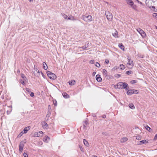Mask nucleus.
<instances>
[{"label":"nucleus","instance_id":"obj_9","mask_svg":"<svg viewBox=\"0 0 157 157\" xmlns=\"http://www.w3.org/2000/svg\"><path fill=\"white\" fill-rule=\"evenodd\" d=\"M126 1L127 3L131 6H132L134 5V2L132 0H126Z\"/></svg>","mask_w":157,"mask_h":157},{"label":"nucleus","instance_id":"obj_55","mask_svg":"<svg viewBox=\"0 0 157 157\" xmlns=\"http://www.w3.org/2000/svg\"><path fill=\"white\" fill-rule=\"evenodd\" d=\"M137 2L139 3H140L141 5H142V2H141L139 1V0H136Z\"/></svg>","mask_w":157,"mask_h":157},{"label":"nucleus","instance_id":"obj_10","mask_svg":"<svg viewBox=\"0 0 157 157\" xmlns=\"http://www.w3.org/2000/svg\"><path fill=\"white\" fill-rule=\"evenodd\" d=\"M123 89H126V90H128L129 89L128 85L124 82H123Z\"/></svg>","mask_w":157,"mask_h":157},{"label":"nucleus","instance_id":"obj_39","mask_svg":"<svg viewBox=\"0 0 157 157\" xmlns=\"http://www.w3.org/2000/svg\"><path fill=\"white\" fill-rule=\"evenodd\" d=\"M132 72V71H128L126 72V74H127V75H130V74H131Z\"/></svg>","mask_w":157,"mask_h":157},{"label":"nucleus","instance_id":"obj_45","mask_svg":"<svg viewBox=\"0 0 157 157\" xmlns=\"http://www.w3.org/2000/svg\"><path fill=\"white\" fill-rule=\"evenodd\" d=\"M23 156L24 157H28V155L26 153H24L23 154Z\"/></svg>","mask_w":157,"mask_h":157},{"label":"nucleus","instance_id":"obj_44","mask_svg":"<svg viewBox=\"0 0 157 157\" xmlns=\"http://www.w3.org/2000/svg\"><path fill=\"white\" fill-rule=\"evenodd\" d=\"M94 60H91L90 61V63L91 64H93L94 63Z\"/></svg>","mask_w":157,"mask_h":157},{"label":"nucleus","instance_id":"obj_2","mask_svg":"<svg viewBox=\"0 0 157 157\" xmlns=\"http://www.w3.org/2000/svg\"><path fill=\"white\" fill-rule=\"evenodd\" d=\"M82 19L84 21L86 22L91 21L92 20V17L90 15H88L87 16L85 15H82Z\"/></svg>","mask_w":157,"mask_h":157},{"label":"nucleus","instance_id":"obj_19","mask_svg":"<svg viewBox=\"0 0 157 157\" xmlns=\"http://www.w3.org/2000/svg\"><path fill=\"white\" fill-rule=\"evenodd\" d=\"M75 81L74 80H72L69 82V83L70 85L72 86L75 84Z\"/></svg>","mask_w":157,"mask_h":157},{"label":"nucleus","instance_id":"obj_46","mask_svg":"<svg viewBox=\"0 0 157 157\" xmlns=\"http://www.w3.org/2000/svg\"><path fill=\"white\" fill-rule=\"evenodd\" d=\"M20 82L21 84H22L23 85H24L25 84V82L24 81H23L22 80H21L20 81Z\"/></svg>","mask_w":157,"mask_h":157},{"label":"nucleus","instance_id":"obj_52","mask_svg":"<svg viewBox=\"0 0 157 157\" xmlns=\"http://www.w3.org/2000/svg\"><path fill=\"white\" fill-rule=\"evenodd\" d=\"M51 109V107L50 105H49L48 107V111H49Z\"/></svg>","mask_w":157,"mask_h":157},{"label":"nucleus","instance_id":"obj_57","mask_svg":"<svg viewBox=\"0 0 157 157\" xmlns=\"http://www.w3.org/2000/svg\"><path fill=\"white\" fill-rule=\"evenodd\" d=\"M41 75L44 78V74L42 72H41Z\"/></svg>","mask_w":157,"mask_h":157},{"label":"nucleus","instance_id":"obj_64","mask_svg":"<svg viewBox=\"0 0 157 157\" xmlns=\"http://www.w3.org/2000/svg\"><path fill=\"white\" fill-rule=\"evenodd\" d=\"M30 2H32L33 0H29Z\"/></svg>","mask_w":157,"mask_h":157},{"label":"nucleus","instance_id":"obj_28","mask_svg":"<svg viewBox=\"0 0 157 157\" xmlns=\"http://www.w3.org/2000/svg\"><path fill=\"white\" fill-rule=\"evenodd\" d=\"M145 128L147 130L150 132H151V130H152L151 128L147 125H146V126L145 127Z\"/></svg>","mask_w":157,"mask_h":157},{"label":"nucleus","instance_id":"obj_54","mask_svg":"<svg viewBox=\"0 0 157 157\" xmlns=\"http://www.w3.org/2000/svg\"><path fill=\"white\" fill-rule=\"evenodd\" d=\"M140 137L139 136H136V139L139 140V139H140Z\"/></svg>","mask_w":157,"mask_h":157},{"label":"nucleus","instance_id":"obj_26","mask_svg":"<svg viewBox=\"0 0 157 157\" xmlns=\"http://www.w3.org/2000/svg\"><path fill=\"white\" fill-rule=\"evenodd\" d=\"M83 141L84 145L86 146H88L89 145L88 142L85 139L83 140Z\"/></svg>","mask_w":157,"mask_h":157},{"label":"nucleus","instance_id":"obj_40","mask_svg":"<svg viewBox=\"0 0 157 157\" xmlns=\"http://www.w3.org/2000/svg\"><path fill=\"white\" fill-rule=\"evenodd\" d=\"M51 114V113L50 111H48L47 113V114L46 115V117H50V115Z\"/></svg>","mask_w":157,"mask_h":157},{"label":"nucleus","instance_id":"obj_7","mask_svg":"<svg viewBox=\"0 0 157 157\" xmlns=\"http://www.w3.org/2000/svg\"><path fill=\"white\" fill-rule=\"evenodd\" d=\"M136 30L143 37H145L146 36V34L144 31L140 28H137Z\"/></svg>","mask_w":157,"mask_h":157},{"label":"nucleus","instance_id":"obj_36","mask_svg":"<svg viewBox=\"0 0 157 157\" xmlns=\"http://www.w3.org/2000/svg\"><path fill=\"white\" fill-rule=\"evenodd\" d=\"M134 93L137 94L139 93V91L138 90H133Z\"/></svg>","mask_w":157,"mask_h":157},{"label":"nucleus","instance_id":"obj_38","mask_svg":"<svg viewBox=\"0 0 157 157\" xmlns=\"http://www.w3.org/2000/svg\"><path fill=\"white\" fill-rule=\"evenodd\" d=\"M118 68V67H115L113 68L112 69V71H115L116 70H117Z\"/></svg>","mask_w":157,"mask_h":157},{"label":"nucleus","instance_id":"obj_50","mask_svg":"<svg viewBox=\"0 0 157 157\" xmlns=\"http://www.w3.org/2000/svg\"><path fill=\"white\" fill-rule=\"evenodd\" d=\"M30 96H31V97H33V96H34V93H33V92H31V94H30Z\"/></svg>","mask_w":157,"mask_h":157},{"label":"nucleus","instance_id":"obj_3","mask_svg":"<svg viewBox=\"0 0 157 157\" xmlns=\"http://www.w3.org/2000/svg\"><path fill=\"white\" fill-rule=\"evenodd\" d=\"M47 74L48 76L50 79H55L57 78L56 75L54 74L49 71H47Z\"/></svg>","mask_w":157,"mask_h":157},{"label":"nucleus","instance_id":"obj_11","mask_svg":"<svg viewBox=\"0 0 157 157\" xmlns=\"http://www.w3.org/2000/svg\"><path fill=\"white\" fill-rule=\"evenodd\" d=\"M30 128V126H28L25 128L22 131H23L24 133H26L29 130Z\"/></svg>","mask_w":157,"mask_h":157},{"label":"nucleus","instance_id":"obj_60","mask_svg":"<svg viewBox=\"0 0 157 157\" xmlns=\"http://www.w3.org/2000/svg\"><path fill=\"white\" fill-rule=\"evenodd\" d=\"M54 103V105H55V106H56V105H57V101H56L55 103Z\"/></svg>","mask_w":157,"mask_h":157},{"label":"nucleus","instance_id":"obj_61","mask_svg":"<svg viewBox=\"0 0 157 157\" xmlns=\"http://www.w3.org/2000/svg\"><path fill=\"white\" fill-rule=\"evenodd\" d=\"M151 8L153 9H155V7L154 6H151Z\"/></svg>","mask_w":157,"mask_h":157},{"label":"nucleus","instance_id":"obj_25","mask_svg":"<svg viewBox=\"0 0 157 157\" xmlns=\"http://www.w3.org/2000/svg\"><path fill=\"white\" fill-rule=\"evenodd\" d=\"M118 86L119 87L121 88V89H123V82H120L118 83Z\"/></svg>","mask_w":157,"mask_h":157},{"label":"nucleus","instance_id":"obj_23","mask_svg":"<svg viewBox=\"0 0 157 157\" xmlns=\"http://www.w3.org/2000/svg\"><path fill=\"white\" fill-rule=\"evenodd\" d=\"M42 126L44 128H47L48 127V124L45 121H44L42 124Z\"/></svg>","mask_w":157,"mask_h":157},{"label":"nucleus","instance_id":"obj_42","mask_svg":"<svg viewBox=\"0 0 157 157\" xmlns=\"http://www.w3.org/2000/svg\"><path fill=\"white\" fill-rule=\"evenodd\" d=\"M105 62L107 64H108L109 63V60L108 59H106L105 60Z\"/></svg>","mask_w":157,"mask_h":157},{"label":"nucleus","instance_id":"obj_1","mask_svg":"<svg viewBox=\"0 0 157 157\" xmlns=\"http://www.w3.org/2000/svg\"><path fill=\"white\" fill-rule=\"evenodd\" d=\"M127 59L128 60L127 64V67L129 69H131L133 67L134 64L133 61L131 59L129 56L127 57Z\"/></svg>","mask_w":157,"mask_h":157},{"label":"nucleus","instance_id":"obj_62","mask_svg":"<svg viewBox=\"0 0 157 157\" xmlns=\"http://www.w3.org/2000/svg\"><path fill=\"white\" fill-rule=\"evenodd\" d=\"M17 72L18 73H20V70H17Z\"/></svg>","mask_w":157,"mask_h":157},{"label":"nucleus","instance_id":"obj_6","mask_svg":"<svg viewBox=\"0 0 157 157\" xmlns=\"http://www.w3.org/2000/svg\"><path fill=\"white\" fill-rule=\"evenodd\" d=\"M25 143V142L24 141H22L20 143L19 145V152L21 153L22 152Z\"/></svg>","mask_w":157,"mask_h":157},{"label":"nucleus","instance_id":"obj_47","mask_svg":"<svg viewBox=\"0 0 157 157\" xmlns=\"http://www.w3.org/2000/svg\"><path fill=\"white\" fill-rule=\"evenodd\" d=\"M136 81L135 80H132L131 81V82L132 84H134L136 83Z\"/></svg>","mask_w":157,"mask_h":157},{"label":"nucleus","instance_id":"obj_35","mask_svg":"<svg viewBox=\"0 0 157 157\" xmlns=\"http://www.w3.org/2000/svg\"><path fill=\"white\" fill-rule=\"evenodd\" d=\"M153 16L155 17L157 20V13H155L153 14Z\"/></svg>","mask_w":157,"mask_h":157},{"label":"nucleus","instance_id":"obj_53","mask_svg":"<svg viewBox=\"0 0 157 157\" xmlns=\"http://www.w3.org/2000/svg\"><path fill=\"white\" fill-rule=\"evenodd\" d=\"M40 134V135H41L43 134V132L42 131H40L38 132Z\"/></svg>","mask_w":157,"mask_h":157},{"label":"nucleus","instance_id":"obj_8","mask_svg":"<svg viewBox=\"0 0 157 157\" xmlns=\"http://www.w3.org/2000/svg\"><path fill=\"white\" fill-rule=\"evenodd\" d=\"M33 72L34 74L37 77H39L40 76V72L39 70L38 69L35 67H34V68L33 69Z\"/></svg>","mask_w":157,"mask_h":157},{"label":"nucleus","instance_id":"obj_49","mask_svg":"<svg viewBox=\"0 0 157 157\" xmlns=\"http://www.w3.org/2000/svg\"><path fill=\"white\" fill-rule=\"evenodd\" d=\"M132 8L133 9H136V6L135 5H133V6H131Z\"/></svg>","mask_w":157,"mask_h":157},{"label":"nucleus","instance_id":"obj_29","mask_svg":"<svg viewBox=\"0 0 157 157\" xmlns=\"http://www.w3.org/2000/svg\"><path fill=\"white\" fill-rule=\"evenodd\" d=\"M140 144H143L146 143L147 142V141H146V140H143L141 141H140Z\"/></svg>","mask_w":157,"mask_h":157},{"label":"nucleus","instance_id":"obj_22","mask_svg":"<svg viewBox=\"0 0 157 157\" xmlns=\"http://www.w3.org/2000/svg\"><path fill=\"white\" fill-rule=\"evenodd\" d=\"M43 67L45 70H47L48 69V67L46 63L44 62H43Z\"/></svg>","mask_w":157,"mask_h":157},{"label":"nucleus","instance_id":"obj_5","mask_svg":"<svg viewBox=\"0 0 157 157\" xmlns=\"http://www.w3.org/2000/svg\"><path fill=\"white\" fill-rule=\"evenodd\" d=\"M154 2H153L152 0H146L145 1L146 6L150 8H151V6L152 5H154Z\"/></svg>","mask_w":157,"mask_h":157},{"label":"nucleus","instance_id":"obj_63","mask_svg":"<svg viewBox=\"0 0 157 157\" xmlns=\"http://www.w3.org/2000/svg\"><path fill=\"white\" fill-rule=\"evenodd\" d=\"M92 157H97L96 155H93Z\"/></svg>","mask_w":157,"mask_h":157},{"label":"nucleus","instance_id":"obj_33","mask_svg":"<svg viewBox=\"0 0 157 157\" xmlns=\"http://www.w3.org/2000/svg\"><path fill=\"white\" fill-rule=\"evenodd\" d=\"M118 83L117 84V85H115L114 86V87L116 89H121V88L119 87V86H118Z\"/></svg>","mask_w":157,"mask_h":157},{"label":"nucleus","instance_id":"obj_37","mask_svg":"<svg viewBox=\"0 0 157 157\" xmlns=\"http://www.w3.org/2000/svg\"><path fill=\"white\" fill-rule=\"evenodd\" d=\"M95 66L96 67H100V64L99 63H98V62H96V63L95 64Z\"/></svg>","mask_w":157,"mask_h":157},{"label":"nucleus","instance_id":"obj_48","mask_svg":"<svg viewBox=\"0 0 157 157\" xmlns=\"http://www.w3.org/2000/svg\"><path fill=\"white\" fill-rule=\"evenodd\" d=\"M157 139V133L155 135L154 138V140H156Z\"/></svg>","mask_w":157,"mask_h":157},{"label":"nucleus","instance_id":"obj_16","mask_svg":"<svg viewBox=\"0 0 157 157\" xmlns=\"http://www.w3.org/2000/svg\"><path fill=\"white\" fill-rule=\"evenodd\" d=\"M50 138L48 136H46L44 138V142H48Z\"/></svg>","mask_w":157,"mask_h":157},{"label":"nucleus","instance_id":"obj_56","mask_svg":"<svg viewBox=\"0 0 157 157\" xmlns=\"http://www.w3.org/2000/svg\"><path fill=\"white\" fill-rule=\"evenodd\" d=\"M67 20H71V16H70L69 17H68L67 19Z\"/></svg>","mask_w":157,"mask_h":157},{"label":"nucleus","instance_id":"obj_32","mask_svg":"<svg viewBox=\"0 0 157 157\" xmlns=\"http://www.w3.org/2000/svg\"><path fill=\"white\" fill-rule=\"evenodd\" d=\"M107 71L105 69L103 70V74L105 75L106 76L107 75Z\"/></svg>","mask_w":157,"mask_h":157},{"label":"nucleus","instance_id":"obj_18","mask_svg":"<svg viewBox=\"0 0 157 157\" xmlns=\"http://www.w3.org/2000/svg\"><path fill=\"white\" fill-rule=\"evenodd\" d=\"M128 139L127 138L124 137L121 138V143H124L128 140Z\"/></svg>","mask_w":157,"mask_h":157},{"label":"nucleus","instance_id":"obj_4","mask_svg":"<svg viewBox=\"0 0 157 157\" xmlns=\"http://www.w3.org/2000/svg\"><path fill=\"white\" fill-rule=\"evenodd\" d=\"M105 14L107 19L109 21H111L113 18L112 14L108 11H105Z\"/></svg>","mask_w":157,"mask_h":157},{"label":"nucleus","instance_id":"obj_58","mask_svg":"<svg viewBox=\"0 0 157 157\" xmlns=\"http://www.w3.org/2000/svg\"><path fill=\"white\" fill-rule=\"evenodd\" d=\"M102 117L104 118H105L106 117V116L105 115H102Z\"/></svg>","mask_w":157,"mask_h":157},{"label":"nucleus","instance_id":"obj_24","mask_svg":"<svg viewBox=\"0 0 157 157\" xmlns=\"http://www.w3.org/2000/svg\"><path fill=\"white\" fill-rule=\"evenodd\" d=\"M129 107L132 109H134L135 108L133 104L132 103H130L129 105Z\"/></svg>","mask_w":157,"mask_h":157},{"label":"nucleus","instance_id":"obj_20","mask_svg":"<svg viewBox=\"0 0 157 157\" xmlns=\"http://www.w3.org/2000/svg\"><path fill=\"white\" fill-rule=\"evenodd\" d=\"M34 136H37V137H41L42 136V135H40V134L38 132H35L34 133Z\"/></svg>","mask_w":157,"mask_h":157},{"label":"nucleus","instance_id":"obj_51","mask_svg":"<svg viewBox=\"0 0 157 157\" xmlns=\"http://www.w3.org/2000/svg\"><path fill=\"white\" fill-rule=\"evenodd\" d=\"M25 90H26L28 92H30V90L29 89V88H26L25 89Z\"/></svg>","mask_w":157,"mask_h":157},{"label":"nucleus","instance_id":"obj_27","mask_svg":"<svg viewBox=\"0 0 157 157\" xmlns=\"http://www.w3.org/2000/svg\"><path fill=\"white\" fill-rule=\"evenodd\" d=\"M120 69L123 70L125 69V66L124 65L122 64H121L120 65Z\"/></svg>","mask_w":157,"mask_h":157},{"label":"nucleus","instance_id":"obj_31","mask_svg":"<svg viewBox=\"0 0 157 157\" xmlns=\"http://www.w3.org/2000/svg\"><path fill=\"white\" fill-rule=\"evenodd\" d=\"M24 132H23V131H22L18 135V137H21V136H22L23 135V134H24Z\"/></svg>","mask_w":157,"mask_h":157},{"label":"nucleus","instance_id":"obj_21","mask_svg":"<svg viewBox=\"0 0 157 157\" xmlns=\"http://www.w3.org/2000/svg\"><path fill=\"white\" fill-rule=\"evenodd\" d=\"M88 124V122L87 120H86L83 123V125L84 128H86V125Z\"/></svg>","mask_w":157,"mask_h":157},{"label":"nucleus","instance_id":"obj_34","mask_svg":"<svg viewBox=\"0 0 157 157\" xmlns=\"http://www.w3.org/2000/svg\"><path fill=\"white\" fill-rule=\"evenodd\" d=\"M117 32H116L115 33H113V35L115 37H117Z\"/></svg>","mask_w":157,"mask_h":157},{"label":"nucleus","instance_id":"obj_17","mask_svg":"<svg viewBox=\"0 0 157 157\" xmlns=\"http://www.w3.org/2000/svg\"><path fill=\"white\" fill-rule=\"evenodd\" d=\"M118 46L121 49H122L124 51V47L122 43L119 44H118Z\"/></svg>","mask_w":157,"mask_h":157},{"label":"nucleus","instance_id":"obj_30","mask_svg":"<svg viewBox=\"0 0 157 157\" xmlns=\"http://www.w3.org/2000/svg\"><path fill=\"white\" fill-rule=\"evenodd\" d=\"M62 16L65 19L67 20V16L66 15L63 13L62 14Z\"/></svg>","mask_w":157,"mask_h":157},{"label":"nucleus","instance_id":"obj_15","mask_svg":"<svg viewBox=\"0 0 157 157\" xmlns=\"http://www.w3.org/2000/svg\"><path fill=\"white\" fill-rule=\"evenodd\" d=\"M134 93L133 90H130L127 92V94L128 95H131Z\"/></svg>","mask_w":157,"mask_h":157},{"label":"nucleus","instance_id":"obj_12","mask_svg":"<svg viewBox=\"0 0 157 157\" xmlns=\"http://www.w3.org/2000/svg\"><path fill=\"white\" fill-rule=\"evenodd\" d=\"M96 80L98 82H100L101 81L102 79L100 77V75H97L96 76Z\"/></svg>","mask_w":157,"mask_h":157},{"label":"nucleus","instance_id":"obj_41","mask_svg":"<svg viewBox=\"0 0 157 157\" xmlns=\"http://www.w3.org/2000/svg\"><path fill=\"white\" fill-rule=\"evenodd\" d=\"M71 20H73V21H74V20H76V19H75L73 16H71Z\"/></svg>","mask_w":157,"mask_h":157},{"label":"nucleus","instance_id":"obj_14","mask_svg":"<svg viewBox=\"0 0 157 157\" xmlns=\"http://www.w3.org/2000/svg\"><path fill=\"white\" fill-rule=\"evenodd\" d=\"M88 44L89 43H88L87 45H85L82 47H78V48L79 49L82 48L83 50H85L88 47Z\"/></svg>","mask_w":157,"mask_h":157},{"label":"nucleus","instance_id":"obj_43","mask_svg":"<svg viewBox=\"0 0 157 157\" xmlns=\"http://www.w3.org/2000/svg\"><path fill=\"white\" fill-rule=\"evenodd\" d=\"M21 76L22 78L24 79V78H26V77L25 76V75L23 74H21Z\"/></svg>","mask_w":157,"mask_h":157},{"label":"nucleus","instance_id":"obj_13","mask_svg":"<svg viewBox=\"0 0 157 157\" xmlns=\"http://www.w3.org/2000/svg\"><path fill=\"white\" fill-rule=\"evenodd\" d=\"M62 95L63 97L65 98H69V95L65 92L63 93Z\"/></svg>","mask_w":157,"mask_h":157},{"label":"nucleus","instance_id":"obj_59","mask_svg":"<svg viewBox=\"0 0 157 157\" xmlns=\"http://www.w3.org/2000/svg\"><path fill=\"white\" fill-rule=\"evenodd\" d=\"M96 74V72H94L93 73V74H92V75H95Z\"/></svg>","mask_w":157,"mask_h":157}]
</instances>
